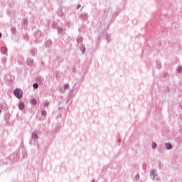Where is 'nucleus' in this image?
I'll list each match as a JSON object with an SVG mask.
<instances>
[{"label": "nucleus", "instance_id": "f257e3e1", "mask_svg": "<svg viewBox=\"0 0 182 182\" xmlns=\"http://www.w3.org/2000/svg\"><path fill=\"white\" fill-rule=\"evenodd\" d=\"M14 95L17 97L18 99H21L22 97L23 93L22 92V90L21 89H16L14 90Z\"/></svg>", "mask_w": 182, "mask_h": 182}, {"label": "nucleus", "instance_id": "f03ea898", "mask_svg": "<svg viewBox=\"0 0 182 182\" xmlns=\"http://www.w3.org/2000/svg\"><path fill=\"white\" fill-rule=\"evenodd\" d=\"M18 107L21 110H23V109H25V104H23V102H20Z\"/></svg>", "mask_w": 182, "mask_h": 182}, {"label": "nucleus", "instance_id": "7ed1b4c3", "mask_svg": "<svg viewBox=\"0 0 182 182\" xmlns=\"http://www.w3.org/2000/svg\"><path fill=\"white\" fill-rule=\"evenodd\" d=\"M165 146L168 150H170V149L172 147L171 144H166Z\"/></svg>", "mask_w": 182, "mask_h": 182}, {"label": "nucleus", "instance_id": "20e7f679", "mask_svg": "<svg viewBox=\"0 0 182 182\" xmlns=\"http://www.w3.org/2000/svg\"><path fill=\"white\" fill-rule=\"evenodd\" d=\"M37 103H38V102H36V100H35V99L31 100V104L36 105Z\"/></svg>", "mask_w": 182, "mask_h": 182}, {"label": "nucleus", "instance_id": "39448f33", "mask_svg": "<svg viewBox=\"0 0 182 182\" xmlns=\"http://www.w3.org/2000/svg\"><path fill=\"white\" fill-rule=\"evenodd\" d=\"M157 147V144L152 142V149H156Z\"/></svg>", "mask_w": 182, "mask_h": 182}, {"label": "nucleus", "instance_id": "423d86ee", "mask_svg": "<svg viewBox=\"0 0 182 182\" xmlns=\"http://www.w3.org/2000/svg\"><path fill=\"white\" fill-rule=\"evenodd\" d=\"M33 139H38V134L33 133L32 135Z\"/></svg>", "mask_w": 182, "mask_h": 182}, {"label": "nucleus", "instance_id": "0eeeda50", "mask_svg": "<svg viewBox=\"0 0 182 182\" xmlns=\"http://www.w3.org/2000/svg\"><path fill=\"white\" fill-rule=\"evenodd\" d=\"M33 87L34 89H38V83L33 84Z\"/></svg>", "mask_w": 182, "mask_h": 182}, {"label": "nucleus", "instance_id": "6e6552de", "mask_svg": "<svg viewBox=\"0 0 182 182\" xmlns=\"http://www.w3.org/2000/svg\"><path fill=\"white\" fill-rule=\"evenodd\" d=\"M69 88V85H68V84H65V85H64V89H68Z\"/></svg>", "mask_w": 182, "mask_h": 182}, {"label": "nucleus", "instance_id": "1a4fd4ad", "mask_svg": "<svg viewBox=\"0 0 182 182\" xmlns=\"http://www.w3.org/2000/svg\"><path fill=\"white\" fill-rule=\"evenodd\" d=\"M41 114L42 116H46V112H45V111H42Z\"/></svg>", "mask_w": 182, "mask_h": 182}, {"label": "nucleus", "instance_id": "9d476101", "mask_svg": "<svg viewBox=\"0 0 182 182\" xmlns=\"http://www.w3.org/2000/svg\"><path fill=\"white\" fill-rule=\"evenodd\" d=\"M45 105L46 106H49V102H46Z\"/></svg>", "mask_w": 182, "mask_h": 182}, {"label": "nucleus", "instance_id": "9b49d317", "mask_svg": "<svg viewBox=\"0 0 182 182\" xmlns=\"http://www.w3.org/2000/svg\"><path fill=\"white\" fill-rule=\"evenodd\" d=\"M80 5H78V6L77 7V9H79V8H80Z\"/></svg>", "mask_w": 182, "mask_h": 182}, {"label": "nucleus", "instance_id": "f8f14e48", "mask_svg": "<svg viewBox=\"0 0 182 182\" xmlns=\"http://www.w3.org/2000/svg\"><path fill=\"white\" fill-rule=\"evenodd\" d=\"M151 174H154V171H151Z\"/></svg>", "mask_w": 182, "mask_h": 182}, {"label": "nucleus", "instance_id": "ddd939ff", "mask_svg": "<svg viewBox=\"0 0 182 182\" xmlns=\"http://www.w3.org/2000/svg\"><path fill=\"white\" fill-rule=\"evenodd\" d=\"M1 36H2V34L0 33V38H1Z\"/></svg>", "mask_w": 182, "mask_h": 182}]
</instances>
